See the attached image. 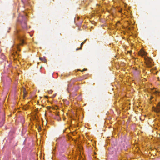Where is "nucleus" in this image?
Segmentation results:
<instances>
[{
	"mask_svg": "<svg viewBox=\"0 0 160 160\" xmlns=\"http://www.w3.org/2000/svg\"><path fill=\"white\" fill-rule=\"evenodd\" d=\"M15 36L16 38L19 41V45H23L25 43V37H24V32L23 31L17 29L15 31Z\"/></svg>",
	"mask_w": 160,
	"mask_h": 160,
	"instance_id": "obj_1",
	"label": "nucleus"
},
{
	"mask_svg": "<svg viewBox=\"0 0 160 160\" xmlns=\"http://www.w3.org/2000/svg\"><path fill=\"white\" fill-rule=\"evenodd\" d=\"M26 17L25 16H19L18 19V23L20 24L23 29L27 28L26 21Z\"/></svg>",
	"mask_w": 160,
	"mask_h": 160,
	"instance_id": "obj_2",
	"label": "nucleus"
},
{
	"mask_svg": "<svg viewBox=\"0 0 160 160\" xmlns=\"http://www.w3.org/2000/svg\"><path fill=\"white\" fill-rule=\"evenodd\" d=\"M144 59L146 64L148 67L151 68L153 65L152 60L151 58L148 57H144Z\"/></svg>",
	"mask_w": 160,
	"mask_h": 160,
	"instance_id": "obj_3",
	"label": "nucleus"
},
{
	"mask_svg": "<svg viewBox=\"0 0 160 160\" xmlns=\"http://www.w3.org/2000/svg\"><path fill=\"white\" fill-rule=\"evenodd\" d=\"M154 111L156 112H160V102L157 105L156 108H153Z\"/></svg>",
	"mask_w": 160,
	"mask_h": 160,
	"instance_id": "obj_4",
	"label": "nucleus"
},
{
	"mask_svg": "<svg viewBox=\"0 0 160 160\" xmlns=\"http://www.w3.org/2000/svg\"><path fill=\"white\" fill-rule=\"evenodd\" d=\"M139 55L143 56L146 55L147 53L144 51L142 50H141L138 52Z\"/></svg>",
	"mask_w": 160,
	"mask_h": 160,
	"instance_id": "obj_5",
	"label": "nucleus"
},
{
	"mask_svg": "<svg viewBox=\"0 0 160 160\" xmlns=\"http://www.w3.org/2000/svg\"><path fill=\"white\" fill-rule=\"evenodd\" d=\"M86 41V40H85L81 44V48L79 49V48H77L76 49L77 50H78L79 49H82V47L83 44Z\"/></svg>",
	"mask_w": 160,
	"mask_h": 160,
	"instance_id": "obj_6",
	"label": "nucleus"
},
{
	"mask_svg": "<svg viewBox=\"0 0 160 160\" xmlns=\"http://www.w3.org/2000/svg\"><path fill=\"white\" fill-rule=\"evenodd\" d=\"M73 83H70L69 84H68V87L67 88V90H69V88L71 87Z\"/></svg>",
	"mask_w": 160,
	"mask_h": 160,
	"instance_id": "obj_7",
	"label": "nucleus"
},
{
	"mask_svg": "<svg viewBox=\"0 0 160 160\" xmlns=\"http://www.w3.org/2000/svg\"><path fill=\"white\" fill-rule=\"evenodd\" d=\"M41 61H43L44 62H46V60L45 59H43L42 58H41L40 59Z\"/></svg>",
	"mask_w": 160,
	"mask_h": 160,
	"instance_id": "obj_8",
	"label": "nucleus"
},
{
	"mask_svg": "<svg viewBox=\"0 0 160 160\" xmlns=\"http://www.w3.org/2000/svg\"><path fill=\"white\" fill-rule=\"evenodd\" d=\"M159 93V92L157 91H156L155 92V94H158Z\"/></svg>",
	"mask_w": 160,
	"mask_h": 160,
	"instance_id": "obj_9",
	"label": "nucleus"
},
{
	"mask_svg": "<svg viewBox=\"0 0 160 160\" xmlns=\"http://www.w3.org/2000/svg\"><path fill=\"white\" fill-rule=\"evenodd\" d=\"M48 92L49 93H51L52 92V90H50Z\"/></svg>",
	"mask_w": 160,
	"mask_h": 160,
	"instance_id": "obj_10",
	"label": "nucleus"
},
{
	"mask_svg": "<svg viewBox=\"0 0 160 160\" xmlns=\"http://www.w3.org/2000/svg\"><path fill=\"white\" fill-rule=\"evenodd\" d=\"M27 94V93L26 92H24V95H26Z\"/></svg>",
	"mask_w": 160,
	"mask_h": 160,
	"instance_id": "obj_11",
	"label": "nucleus"
},
{
	"mask_svg": "<svg viewBox=\"0 0 160 160\" xmlns=\"http://www.w3.org/2000/svg\"><path fill=\"white\" fill-rule=\"evenodd\" d=\"M39 129H40V126H38V131H39Z\"/></svg>",
	"mask_w": 160,
	"mask_h": 160,
	"instance_id": "obj_12",
	"label": "nucleus"
},
{
	"mask_svg": "<svg viewBox=\"0 0 160 160\" xmlns=\"http://www.w3.org/2000/svg\"><path fill=\"white\" fill-rule=\"evenodd\" d=\"M86 70V69H84L82 70V72H83V71H85V70Z\"/></svg>",
	"mask_w": 160,
	"mask_h": 160,
	"instance_id": "obj_13",
	"label": "nucleus"
},
{
	"mask_svg": "<svg viewBox=\"0 0 160 160\" xmlns=\"http://www.w3.org/2000/svg\"><path fill=\"white\" fill-rule=\"evenodd\" d=\"M39 59H40V56H39Z\"/></svg>",
	"mask_w": 160,
	"mask_h": 160,
	"instance_id": "obj_14",
	"label": "nucleus"
},
{
	"mask_svg": "<svg viewBox=\"0 0 160 160\" xmlns=\"http://www.w3.org/2000/svg\"><path fill=\"white\" fill-rule=\"evenodd\" d=\"M152 97H151V99H152Z\"/></svg>",
	"mask_w": 160,
	"mask_h": 160,
	"instance_id": "obj_15",
	"label": "nucleus"
},
{
	"mask_svg": "<svg viewBox=\"0 0 160 160\" xmlns=\"http://www.w3.org/2000/svg\"><path fill=\"white\" fill-rule=\"evenodd\" d=\"M30 35L31 36H32V35H31V34H30Z\"/></svg>",
	"mask_w": 160,
	"mask_h": 160,
	"instance_id": "obj_16",
	"label": "nucleus"
},
{
	"mask_svg": "<svg viewBox=\"0 0 160 160\" xmlns=\"http://www.w3.org/2000/svg\"><path fill=\"white\" fill-rule=\"evenodd\" d=\"M41 142V140H40Z\"/></svg>",
	"mask_w": 160,
	"mask_h": 160,
	"instance_id": "obj_17",
	"label": "nucleus"
},
{
	"mask_svg": "<svg viewBox=\"0 0 160 160\" xmlns=\"http://www.w3.org/2000/svg\"><path fill=\"white\" fill-rule=\"evenodd\" d=\"M41 106H42V107H44L43 106V105H42Z\"/></svg>",
	"mask_w": 160,
	"mask_h": 160,
	"instance_id": "obj_18",
	"label": "nucleus"
},
{
	"mask_svg": "<svg viewBox=\"0 0 160 160\" xmlns=\"http://www.w3.org/2000/svg\"><path fill=\"white\" fill-rule=\"evenodd\" d=\"M42 67H40L41 69L42 68Z\"/></svg>",
	"mask_w": 160,
	"mask_h": 160,
	"instance_id": "obj_19",
	"label": "nucleus"
},
{
	"mask_svg": "<svg viewBox=\"0 0 160 160\" xmlns=\"http://www.w3.org/2000/svg\"><path fill=\"white\" fill-rule=\"evenodd\" d=\"M78 89H76L75 90H77Z\"/></svg>",
	"mask_w": 160,
	"mask_h": 160,
	"instance_id": "obj_20",
	"label": "nucleus"
}]
</instances>
